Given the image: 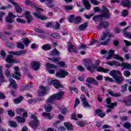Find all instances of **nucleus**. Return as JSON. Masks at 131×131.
<instances>
[{"label": "nucleus", "instance_id": "1", "mask_svg": "<svg viewBox=\"0 0 131 131\" xmlns=\"http://www.w3.org/2000/svg\"><path fill=\"white\" fill-rule=\"evenodd\" d=\"M9 55H8L6 61L7 62V63H18V60L17 59H13V55L16 56V57H19V56H22L24 55H25V53H26V50H21L17 52H14V51H9Z\"/></svg>", "mask_w": 131, "mask_h": 131}, {"label": "nucleus", "instance_id": "2", "mask_svg": "<svg viewBox=\"0 0 131 131\" xmlns=\"http://www.w3.org/2000/svg\"><path fill=\"white\" fill-rule=\"evenodd\" d=\"M95 64L91 60H86L84 62V65L86 67L87 70L92 73L95 72V69L97 68V66L100 65V59L97 60Z\"/></svg>", "mask_w": 131, "mask_h": 131}, {"label": "nucleus", "instance_id": "3", "mask_svg": "<svg viewBox=\"0 0 131 131\" xmlns=\"http://www.w3.org/2000/svg\"><path fill=\"white\" fill-rule=\"evenodd\" d=\"M110 75L113 76V78L115 79V81H116L117 84H121V83H122V81H123V80L124 79L123 77L119 76L121 75V73L117 70L111 71L110 72Z\"/></svg>", "mask_w": 131, "mask_h": 131}, {"label": "nucleus", "instance_id": "4", "mask_svg": "<svg viewBox=\"0 0 131 131\" xmlns=\"http://www.w3.org/2000/svg\"><path fill=\"white\" fill-rule=\"evenodd\" d=\"M110 37H114V35L110 33L109 32H104L100 38V45L107 46L109 42Z\"/></svg>", "mask_w": 131, "mask_h": 131}, {"label": "nucleus", "instance_id": "5", "mask_svg": "<svg viewBox=\"0 0 131 131\" xmlns=\"http://www.w3.org/2000/svg\"><path fill=\"white\" fill-rule=\"evenodd\" d=\"M103 17L106 19L110 18V12H109V10H108L107 8H104V13H103V15H97L93 17V20L96 21H102Z\"/></svg>", "mask_w": 131, "mask_h": 131}, {"label": "nucleus", "instance_id": "6", "mask_svg": "<svg viewBox=\"0 0 131 131\" xmlns=\"http://www.w3.org/2000/svg\"><path fill=\"white\" fill-rule=\"evenodd\" d=\"M58 67L55 64L50 63H46V68L48 72L51 74H55L56 71L53 70L54 68H57Z\"/></svg>", "mask_w": 131, "mask_h": 131}, {"label": "nucleus", "instance_id": "7", "mask_svg": "<svg viewBox=\"0 0 131 131\" xmlns=\"http://www.w3.org/2000/svg\"><path fill=\"white\" fill-rule=\"evenodd\" d=\"M31 117L32 119H34V120L31 121L30 122V126L33 128H36L38 126V125L39 124V121L38 120H37V118H36V117L35 116L32 115Z\"/></svg>", "mask_w": 131, "mask_h": 131}, {"label": "nucleus", "instance_id": "8", "mask_svg": "<svg viewBox=\"0 0 131 131\" xmlns=\"http://www.w3.org/2000/svg\"><path fill=\"white\" fill-rule=\"evenodd\" d=\"M19 67H14V72L12 74V77L15 79H20L21 78V73L19 71Z\"/></svg>", "mask_w": 131, "mask_h": 131}, {"label": "nucleus", "instance_id": "9", "mask_svg": "<svg viewBox=\"0 0 131 131\" xmlns=\"http://www.w3.org/2000/svg\"><path fill=\"white\" fill-rule=\"evenodd\" d=\"M104 102L107 103V108H110L111 109H114V107L117 106V102H115L114 103H111V98H106Z\"/></svg>", "mask_w": 131, "mask_h": 131}, {"label": "nucleus", "instance_id": "10", "mask_svg": "<svg viewBox=\"0 0 131 131\" xmlns=\"http://www.w3.org/2000/svg\"><path fill=\"white\" fill-rule=\"evenodd\" d=\"M66 75H68V73L63 70H60L56 73V77L59 78H64V77H66Z\"/></svg>", "mask_w": 131, "mask_h": 131}, {"label": "nucleus", "instance_id": "11", "mask_svg": "<svg viewBox=\"0 0 131 131\" xmlns=\"http://www.w3.org/2000/svg\"><path fill=\"white\" fill-rule=\"evenodd\" d=\"M51 84L54 85V88L55 89H57V90L59 89H63V85H62L60 83V81L57 80H53L51 81Z\"/></svg>", "mask_w": 131, "mask_h": 131}, {"label": "nucleus", "instance_id": "12", "mask_svg": "<svg viewBox=\"0 0 131 131\" xmlns=\"http://www.w3.org/2000/svg\"><path fill=\"white\" fill-rule=\"evenodd\" d=\"M68 52H70V53H76L77 52L76 51V47H75L74 45H72L71 42H69L68 43Z\"/></svg>", "mask_w": 131, "mask_h": 131}, {"label": "nucleus", "instance_id": "13", "mask_svg": "<svg viewBox=\"0 0 131 131\" xmlns=\"http://www.w3.org/2000/svg\"><path fill=\"white\" fill-rule=\"evenodd\" d=\"M15 17H16L15 15H14L12 12H9L8 16L6 18V21L8 23L12 24L13 22H14L13 18Z\"/></svg>", "mask_w": 131, "mask_h": 131}, {"label": "nucleus", "instance_id": "14", "mask_svg": "<svg viewBox=\"0 0 131 131\" xmlns=\"http://www.w3.org/2000/svg\"><path fill=\"white\" fill-rule=\"evenodd\" d=\"M47 93V88L43 86H40V90L38 92L39 97H43Z\"/></svg>", "mask_w": 131, "mask_h": 131}, {"label": "nucleus", "instance_id": "15", "mask_svg": "<svg viewBox=\"0 0 131 131\" xmlns=\"http://www.w3.org/2000/svg\"><path fill=\"white\" fill-rule=\"evenodd\" d=\"M40 3H46L47 7L50 8H53L55 6L54 4H53V0H39Z\"/></svg>", "mask_w": 131, "mask_h": 131}, {"label": "nucleus", "instance_id": "16", "mask_svg": "<svg viewBox=\"0 0 131 131\" xmlns=\"http://www.w3.org/2000/svg\"><path fill=\"white\" fill-rule=\"evenodd\" d=\"M56 100H62L63 96H64V91H60L56 94H53Z\"/></svg>", "mask_w": 131, "mask_h": 131}, {"label": "nucleus", "instance_id": "17", "mask_svg": "<svg viewBox=\"0 0 131 131\" xmlns=\"http://www.w3.org/2000/svg\"><path fill=\"white\" fill-rule=\"evenodd\" d=\"M31 66L34 71H37L40 66V63L37 61H33L31 62Z\"/></svg>", "mask_w": 131, "mask_h": 131}, {"label": "nucleus", "instance_id": "18", "mask_svg": "<svg viewBox=\"0 0 131 131\" xmlns=\"http://www.w3.org/2000/svg\"><path fill=\"white\" fill-rule=\"evenodd\" d=\"M108 27H109V23L107 21L102 22L97 26L98 29H101V28L106 29Z\"/></svg>", "mask_w": 131, "mask_h": 131}, {"label": "nucleus", "instance_id": "19", "mask_svg": "<svg viewBox=\"0 0 131 131\" xmlns=\"http://www.w3.org/2000/svg\"><path fill=\"white\" fill-rule=\"evenodd\" d=\"M81 102L82 103V106L84 107V108H91V105H90L89 102H88L86 98L83 97L81 98Z\"/></svg>", "mask_w": 131, "mask_h": 131}, {"label": "nucleus", "instance_id": "20", "mask_svg": "<svg viewBox=\"0 0 131 131\" xmlns=\"http://www.w3.org/2000/svg\"><path fill=\"white\" fill-rule=\"evenodd\" d=\"M56 100L54 95H52L47 100L46 103L47 104H55Z\"/></svg>", "mask_w": 131, "mask_h": 131}, {"label": "nucleus", "instance_id": "21", "mask_svg": "<svg viewBox=\"0 0 131 131\" xmlns=\"http://www.w3.org/2000/svg\"><path fill=\"white\" fill-rule=\"evenodd\" d=\"M25 15L26 16V18L27 19L28 23H30L33 20L32 16L30 15V11H26Z\"/></svg>", "mask_w": 131, "mask_h": 131}, {"label": "nucleus", "instance_id": "22", "mask_svg": "<svg viewBox=\"0 0 131 131\" xmlns=\"http://www.w3.org/2000/svg\"><path fill=\"white\" fill-rule=\"evenodd\" d=\"M129 28V26H127V27L125 28L124 30H123V34L124 36L127 37V38L131 39V33L127 32L126 31L127 29Z\"/></svg>", "mask_w": 131, "mask_h": 131}, {"label": "nucleus", "instance_id": "23", "mask_svg": "<svg viewBox=\"0 0 131 131\" xmlns=\"http://www.w3.org/2000/svg\"><path fill=\"white\" fill-rule=\"evenodd\" d=\"M33 15L37 19H40V20H47L48 17L45 16L40 15L39 13H33Z\"/></svg>", "mask_w": 131, "mask_h": 131}, {"label": "nucleus", "instance_id": "24", "mask_svg": "<svg viewBox=\"0 0 131 131\" xmlns=\"http://www.w3.org/2000/svg\"><path fill=\"white\" fill-rule=\"evenodd\" d=\"M86 49H88L86 46L81 44V46L78 47V50H83V51L80 52V54L81 55H85V50H86Z\"/></svg>", "mask_w": 131, "mask_h": 131}, {"label": "nucleus", "instance_id": "25", "mask_svg": "<svg viewBox=\"0 0 131 131\" xmlns=\"http://www.w3.org/2000/svg\"><path fill=\"white\" fill-rule=\"evenodd\" d=\"M10 85L9 86H12V89H17V83L15 80L12 78L9 79Z\"/></svg>", "mask_w": 131, "mask_h": 131}, {"label": "nucleus", "instance_id": "26", "mask_svg": "<svg viewBox=\"0 0 131 131\" xmlns=\"http://www.w3.org/2000/svg\"><path fill=\"white\" fill-rule=\"evenodd\" d=\"M121 4L123 7H127V8H130L131 7V3L129 0H123Z\"/></svg>", "mask_w": 131, "mask_h": 131}, {"label": "nucleus", "instance_id": "27", "mask_svg": "<svg viewBox=\"0 0 131 131\" xmlns=\"http://www.w3.org/2000/svg\"><path fill=\"white\" fill-rule=\"evenodd\" d=\"M64 125L66 127L67 129H68V130H73V127L70 122H64Z\"/></svg>", "mask_w": 131, "mask_h": 131}, {"label": "nucleus", "instance_id": "28", "mask_svg": "<svg viewBox=\"0 0 131 131\" xmlns=\"http://www.w3.org/2000/svg\"><path fill=\"white\" fill-rule=\"evenodd\" d=\"M95 113L96 114H98V116H99V117H101V118H103L105 116V115H106L105 113H102V110L100 109H97L95 110Z\"/></svg>", "mask_w": 131, "mask_h": 131}, {"label": "nucleus", "instance_id": "29", "mask_svg": "<svg viewBox=\"0 0 131 131\" xmlns=\"http://www.w3.org/2000/svg\"><path fill=\"white\" fill-rule=\"evenodd\" d=\"M126 106H131V95L126 97V100L123 101Z\"/></svg>", "mask_w": 131, "mask_h": 131}, {"label": "nucleus", "instance_id": "30", "mask_svg": "<svg viewBox=\"0 0 131 131\" xmlns=\"http://www.w3.org/2000/svg\"><path fill=\"white\" fill-rule=\"evenodd\" d=\"M82 3L84 6V7L87 9V10H90L92 6H91V4L90 2L88 0H82Z\"/></svg>", "mask_w": 131, "mask_h": 131}, {"label": "nucleus", "instance_id": "31", "mask_svg": "<svg viewBox=\"0 0 131 131\" xmlns=\"http://www.w3.org/2000/svg\"><path fill=\"white\" fill-rule=\"evenodd\" d=\"M108 95L112 96V97H114L115 98H119V97H121V94L120 93H114L112 91H108Z\"/></svg>", "mask_w": 131, "mask_h": 131}, {"label": "nucleus", "instance_id": "32", "mask_svg": "<svg viewBox=\"0 0 131 131\" xmlns=\"http://www.w3.org/2000/svg\"><path fill=\"white\" fill-rule=\"evenodd\" d=\"M108 65H110V66H113L114 65L115 66H121V64L119 63L116 60H113L112 62H110L107 63Z\"/></svg>", "mask_w": 131, "mask_h": 131}, {"label": "nucleus", "instance_id": "33", "mask_svg": "<svg viewBox=\"0 0 131 131\" xmlns=\"http://www.w3.org/2000/svg\"><path fill=\"white\" fill-rule=\"evenodd\" d=\"M97 71H98V72H104V73H108L110 70L108 69H103V68L99 67L97 68Z\"/></svg>", "mask_w": 131, "mask_h": 131}, {"label": "nucleus", "instance_id": "34", "mask_svg": "<svg viewBox=\"0 0 131 131\" xmlns=\"http://www.w3.org/2000/svg\"><path fill=\"white\" fill-rule=\"evenodd\" d=\"M86 27H88V24L84 23L81 25L78 28L81 31H83V30H85V29H86Z\"/></svg>", "mask_w": 131, "mask_h": 131}, {"label": "nucleus", "instance_id": "35", "mask_svg": "<svg viewBox=\"0 0 131 131\" xmlns=\"http://www.w3.org/2000/svg\"><path fill=\"white\" fill-rule=\"evenodd\" d=\"M26 120V119H25V118H22L19 116H17L16 117V121H17V122H19V123H24Z\"/></svg>", "mask_w": 131, "mask_h": 131}, {"label": "nucleus", "instance_id": "36", "mask_svg": "<svg viewBox=\"0 0 131 131\" xmlns=\"http://www.w3.org/2000/svg\"><path fill=\"white\" fill-rule=\"evenodd\" d=\"M8 124L9 126H11V127H17V126H18L17 123L13 121H9Z\"/></svg>", "mask_w": 131, "mask_h": 131}, {"label": "nucleus", "instance_id": "37", "mask_svg": "<svg viewBox=\"0 0 131 131\" xmlns=\"http://www.w3.org/2000/svg\"><path fill=\"white\" fill-rule=\"evenodd\" d=\"M103 9H104V10L100 9V8L99 7H95L94 8V12H98V13H105V6H102Z\"/></svg>", "mask_w": 131, "mask_h": 131}, {"label": "nucleus", "instance_id": "38", "mask_svg": "<svg viewBox=\"0 0 131 131\" xmlns=\"http://www.w3.org/2000/svg\"><path fill=\"white\" fill-rule=\"evenodd\" d=\"M121 66L123 67L124 69H130L131 66L128 63L123 62L121 64Z\"/></svg>", "mask_w": 131, "mask_h": 131}, {"label": "nucleus", "instance_id": "39", "mask_svg": "<svg viewBox=\"0 0 131 131\" xmlns=\"http://www.w3.org/2000/svg\"><path fill=\"white\" fill-rule=\"evenodd\" d=\"M45 109L47 112H51L53 110V106L51 104L46 105L45 106Z\"/></svg>", "mask_w": 131, "mask_h": 131}, {"label": "nucleus", "instance_id": "40", "mask_svg": "<svg viewBox=\"0 0 131 131\" xmlns=\"http://www.w3.org/2000/svg\"><path fill=\"white\" fill-rule=\"evenodd\" d=\"M4 81V75H3V66H0V82Z\"/></svg>", "mask_w": 131, "mask_h": 131}, {"label": "nucleus", "instance_id": "41", "mask_svg": "<svg viewBox=\"0 0 131 131\" xmlns=\"http://www.w3.org/2000/svg\"><path fill=\"white\" fill-rule=\"evenodd\" d=\"M127 90V84H125L121 86V93H124V92H126Z\"/></svg>", "mask_w": 131, "mask_h": 131}, {"label": "nucleus", "instance_id": "42", "mask_svg": "<svg viewBox=\"0 0 131 131\" xmlns=\"http://www.w3.org/2000/svg\"><path fill=\"white\" fill-rule=\"evenodd\" d=\"M53 27L54 29L58 30L60 28V24L58 22H55L53 24Z\"/></svg>", "mask_w": 131, "mask_h": 131}, {"label": "nucleus", "instance_id": "43", "mask_svg": "<svg viewBox=\"0 0 131 131\" xmlns=\"http://www.w3.org/2000/svg\"><path fill=\"white\" fill-rule=\"evenodd\" d=\"M75 17H74V15L72 14L70 17H68V21L70 23H74V20Z\"/></svg>", "mask_w": 131, "mask_h": 131}, {"label": "nucleus", "instance_id": "44", "mask_svg": "<svg viewBox=\"0 0 131 131\" xmlns=\"http://www.w3.org/2000/svg\"><path fill=\"white\" fill-rule=\"evenodd\" d=\"M15 6V10L17 13H21L22 12V8L18 6V4H16Z\"/></svg>", "mask_w": 131, "mask_h": 131}, {"label": "nucleus", "instance_id": "45", "mask_svg": "<svg viewBox=\"0 0 131 131\" xmlns=\"http://www.w3.org/2000/svg\"><path fill=\"white\" fill-rule=\"evenodd\" d=\"M42 49L43 50V51H49V50H51L52 48L49 45H44L42 47Z\"/></svg>", "mask_w": 131, "mask_h": 131}, {"label": "nucleus", "instance_id": "46", "mask_svg": "<svg viewBox=\"0 0 131 131\" xmlns=\"http://www.w3.org/2000/svg\"><path fill=\"white\" fill-rule=\"evenodd\" d=\"M114 59H115L116 60H120V61H124L123 58L120 57L118 54H114Z\"/></svg>", "mask_w": 131, "mask_h": 131}, {"label": "nucleus", "instance_id": "47", "mask_svg": "<svg viewBox=\"0 0 131 131\" xmlns=\"http://www.w3.org/2000/svg\"><path fill=\"white\" fill-rule=\"evenodd\" d=\"M23 100V97H19L18 98L14 99V102L15 104H19V103H21Z\"/></svg>", "mask_w": 131, "mask_h": 131}, {"label": "nucleus", "instance_id": "48", "mask_svg": "<svg viewBox=\"0 0 131 131\" xmlns=\"http://www.w3.org/2000/svg\"><path fill=\"white\" fill-rule=\"evenodd\" d=\"M51 55L52 56H59L60 55V52L59 51L57 50V49H55L51 52Z\"/></svg>", "mask_w": 131, "mask_h": 131}, {"label": "nucleus", "instance_id": "49", "mask_svg": "<svg viewBox=\"0 0 131 131\" xmlns=\"http://www.w3.org/2000/svg\"><path fill=\"white\" fill-rule=\"evenodd\" d=\"M123 126L124 127H125V128H127V129H129V128H130L131 127V124L129 122H126L125 123H124Z\"/></svg>", "mask_w": 131, "mask_h": 131}, {"label": "nucleus", "instance_id": "50", "mask_svg": "<svg viewBox=\"0 0 131 131\" xmlns=\"http://www.w3.org/2000/svg\"><path fill=\"white\" fill-rule=\"evenodd\" d=\"M26 5L27 6L32 7V8H35V4L32 3V2L31 1H26Z\"/></svg>", "mask_w": 131, "mask_h": 131}, {"label": "nucleus", "instance_id": "51", "mask_svg": "<svg viewBox=\"0 0 131 131\" xmlns=\"http://www.w3.org/2000/svg\"><path fill=\"white\" fill-rule=\"evenodd\" d=\"M42 116L47 117L48 119H52V117L50 115V113L44 112L42 114Z\"/></svg>", "mask_w": 131, "mask_h": 131}, {"label": "nucleus", "instance_id": "52", "mask_svg": "<svg viewBox=\"0 0 131 131\" xmlns=\"http://www.w3.org/2000/svg\"><path fill=\"white\" fill-rule=\"evenodd\" d=\"M90 2L92 5H94V6H98L100 3V2H98L97 0H90Z\"/></svg>", "mask_w": 131, "mask_h": 131}, {"label": "nucleus", "instance_id": "53", "mask_svg": "<svg viewBox=\"0 0 131 131\" xmlns=\"http://www.w3.org/2000/svg\"><path fill=\"white\" fill-rule=\"evenodd\" d=\"M81 21V18L80 17H75L74 23L77 24L79 23Z\"/></svg>", "mask_w": 131, "mask_h": 131}, {"label": "nucleus", "instance_id": "54", "mask_svg": "<svg viewBox=\"0 0 131 131\" xmlns=\"http://www.w3.org/2000/svg\"><path fill=\"white\" fill-rule=\"evenodd\" d=\"M23 42L25 46L28 47V45L30 43V40H29V39H28V38H26L23 40Z\"/></svg>", "mask_w": 131, "mask_h": 131}, {"label": "nucleus", "instance_id": "55", "mask_svg": "<svg viewBox=\"0 0 131 131\" xmlns=\"http://www.w3.org/2000/svg\"><path fill=\"white\" fill-rule=\"evenodd\" d=\"M123 74L124 76H126V77H128L129 76H130V72L129 71H124L123 72Z\"/></svg>", "mask_w": 131, "mask_h": 131}, {"label": "nucleus", "instance_id": "56", "mask_svg": "<svg viewBox=\"0 0 131 131\" xmlns=\"http://www.w3.org/2000/svg\"><path fill=\"white\" fill-rule=\"evenodd\" d=\"M17 47L18 48V49H21L22 50L24 49V45L21 42L17 43Z\"/></svg>", "mask_w": 131, "mask_h": 131}, {"label": "nucleus", "instance_id": "57", "mask_svg": "<svg viewBox=\"0 0 131 131\" xmlns=\"http://www.w3.org/2000/svg\"><path fill=\"white\" fill-rule=\"evenodd\" d=\"M77 69L78 71H80L81 72L84 71V68L81 66H77Z\"/></svg>", "mask_w": 131, "mask_h": 131}, {"label": "nucleus", "instance_id": "58", "mask_svg": "<svg viewBox=\"0 0 131 131\" xmlns=\"http://www.w3.org/2000/svg\"><path fill=\"white\" fill-rule=\"evenodd\" d=\"M104 79L106 81H110V82H114L113 79L111 78L108 77H105Z\"/></svg>", "mask_w": 131, "mask_h": 131}, {"label": "nucleus", "instance_id": "59", "mask_svg": "<svg viewBox=\"0 0 131 131\" xmlns=\"http://www.w3.org/2000/svg\"><path fill=\"white\" fill-rule=\"evenodd\" d=\"M80 103V101H79V100L78 99V98H76L75 102V104L74 105V107L76 108V107H77V105H79V104Z\"/></svg>", "mask_w": 131, "mask_h": 131}, {"label": "nucleus", "instance_id": "60", "mask_svg": "<svg viewBox=\"0 0 131 131\" xmlns=\"http://www.w3.org/2000/svg\"><path fill=\"white\" fill-rule=\"evenodd\" d=\"M128 15V11L126 10H124L122 12V16L124 17H126V15Z\"/></svg>", "mask_w": 131, "mask_h": 131}, {"label": "nucleus", "instance_id": "61", "mask_svg": "<svg viewBox=\"0 0 131 131\" xmlns=\"http://www.w3.org/2000/svg\"><path fill=\"white\" fill-rule=\"evenodd\" d=\"M120 119L122 120V121H126L128 119V117L127 116H122L120 117Z\"/></svg>", "mask_w": 131, "mask_h": 131}, {"label": "nucleus", "instance_id": "62", "mask_svg": "<svg viewBox=\"0 0 131 131\" xmlns=\"http://www.w3.org/2000/svg\"><path fill=\"white\" fill-rule=\"evenodd\" d=\"M60 61V58L59 57H56L54 58H52V62L53 63H58Z\"/></svg>", "mask_w": 131, "mask_h": 131}, {"label": "nucleus", "instance_id": "63", "mask_svg": "<svg viewBox=\"0 0 131 131\" xmlns=\"http://www.w3.org/2000/svg\"><path fill=\"white\" fill-rule=\"evenodd\" d=\"M8 115H9V116H10L11 117H14V116H15V113H14L13 112V111H11V110H9L8 111Z\"/></svg>", "mask_w": 131, "mask_h": 131}, {"label": "nucleus", "instance_id": "64", "mask_svg": "<svg viewBox=\"0 0 131 131\" xmlns=\"http://www.w3.org/2000/svg\"><path fill=\"white\" fill-rule=\"evenodd\" d=\"M58 65H60L61 67H67L66 64H65V62L60 61L58 63Z\"/></svg>", "mask_w": 131, "mask_h": 131}]
</instances>
